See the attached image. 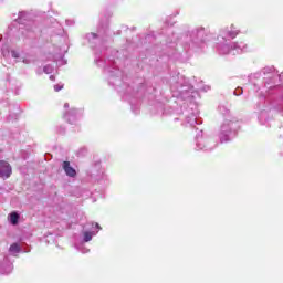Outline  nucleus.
Here are the masks:
<instances>
[{"label":"nucleus","instance_id":"9b49d317","mask_svg":"<svg viewBox=\"0 0 283 283\" xmlns=\"http://www.w3.org/2000/svg\"><path fill=\"white\" fill-rule=\"evenodd\" d=\"M8 218H9V222H11V224H13V226L19 224V213L11 212Z\"/></svg>","mask_w":283,"mask_h":283},{"label":"nucleus","instance_id":"412c9836","mask_svg":"<svg viewBox=\"0 0 283 283\" xmlns=\"http://www.w3.org/2000/svg\"><path fill=\"white\" fill-rule=\"evenodd\" d=\"M209 90H210V87H209V86H206V87L203 88V92H209Z\"/></svg>","mask_w":283,"mask_h":283},{"label":"nucleus","instance_id":"f257e3e1","mask_svg":"<svg viewBox=\"0 0 283 283\" xmlns=\"http://www.w3.org/2000/svg\"><path fill=\"white\" fill-rule=\"evenodd\" d=\"M217 50L219 54H242L247 50L244 42L231 43L224 36H218Z\"/></svg>","mask_w":283,"mask_h":283},{"label":"nucleus","instance_id":"1a4fd4ad","mask_svg":"<svg viewBox=\"0 0 283 283\" xmlns=\"http://www.w3.org/2000/svg\"><path fill=\"white\" fill-rule=\"evenodd\" d=\"M81 115H78V111L72 109L67 115H65L66 120L71 123V125H74V120L78 118Z\"/></svg>","mask_w":283,"mask_h":283},{"label":"nucleus","instance_id":"0eeeda50","mask_svg":"<svg viewBox=\"0 0 283 283\" xmlns=\"http://www.w3.org/2000/svg\"><path fill=\"white\" fill-rule=\"evenodd\" d=\"M62 169L69 178H76V169L72 167V164L70 161H63Z\"/></svg>","mask_w":283,"mask_h":283},{"label":"nucleus","instance_id":"9d476101","mask_svg":"<svg viewBox=\"0 0 283 283\" xmlns=\"http://www.w3.org/2000/svg\"><path fill=\"white\" fill-rule=\"evenodd\" d=\"M11 255H17L21 253V245L19 243H12L9 248Z\"/></svg>","mask_w":283,"mask_h":283},{"label":"nucleus","instance_id":"f8f14e48","mask_svg":"<svg viewBox=\"0 0 283 283\" xmlns=\"http://www.w3.org/2000/svg\"><path fill=\"white\" fill-rule=\"evenodd\" d=\"M94 235H96V233L90 232V231H84L83 232L84 242H91V240H92V238H94Z\"/></svg>","mask_w":283,"mask_h":283},{"label":"nucleus","instance_id":"f3484780","mask_svg":"<svg viewBox=\"0 0 283 283\" xmlns=\"http://www.w3.org/2000/svg\"><path fill=\"white\" fill-rule=\"evenodd\" d=\"M27 14H28V13H25V12H20V13H19V18H18L19 23H21V21H23L24 17H25Z\"/></svg>","mask_w":283,"mask_h":283},{"label":"nucleus","instance_id":"4be33fe9","mask_svg":"<svg viewBox=\"0 0 283 283\" xmlns=\"http://www.w3.org/2000/svg\"><path fill=\"white\" fill-rule=\"evenodd\" d=\"M96 229H98V231H101V226L98 223H95Z\"/></svg>","mask_w":283,"mask_h":283},{"label":"nucleus","instance_id":"423d86ee","mask_svg":"<svg viewBox=\"0 0 283 283\" xmlns=\"http://www.w3.org/2000/svg\"><path fill=\"white\" fill-rule=\"evenodd\" d=\"M13 269L14 266L10 260L8 258H3V261L0 262V273H2V275H8Z\"/></svg>","mask_w":283,"mask_h":283},{"label":"nucleus","instance_id":"6e6552de","mask_svg":"<svg viewBox=\"0 0 283 283\" xmlns=\"http://www.w3.org/2000/svg\"><path fill=\"white\" fill-rule=\"evenodd\" d=\"M193 90L192 86H187V85H181L180 87L172 85L171 86V92H178L179 96L182 98L187 97V93L191 92Z\"/></svg>","mask_w":283,"mask_h":283},{"label":"nucleus","instance_id":"39448f33","mask_svg":"<svg viewBox=\"0 0 283 283\" xmlns=\"http://www.w3.org/2000/svg\"><path fill=\"white\" fill-rule=\"evenodd\" d=\"M238 34V29H235V25H230V27H226L220 31V35L219 36H223V39H226V36L228 39H235Z\"/></svg>","mask_w":283,"mask_h":283},{"label":"nucleus","instance_id":"20e7f679","mask_svg":"<svg viewBox=\"0 0 283 283\" xmlns=\"http://www.w3.org/2000/svg\"><path fill=\"white\" fill-rule=\"evenodd\" d=\"M211 139H207V138H198L197 139V148L205 150V151H211V149H213L216 147V144L211 145Z\"/></svg>","mask_w":283,"mask_h":283},{"label":"nucleus","instance_id":"aec40b11","mask_svg":"<svg viewBox=\"0 0 283 283\" xmlns=\"http://www.w3.org/2000/svg\"><path fill=\"white\" fill-rule=\"evenodd\" d=\"M234 94H235L237 96H240V94H241L240 90L234 91Z\"/></svg>","mask_w":283,"mask_h":283},{"label":"nucleus","instance_id":"5701e85b","mask_svg":"<svg viewBox=\"0 0 283 283\" xmlns=\"http://www.w3.org/2000/svg\"><path fill=\"white\" fill-rule=\"evenodd\" d=\"M50 80H51V81H54V75H51V76H50Z\"/></svg>","mask_w":283,"mask_h":283},{"label":"nucleus","instance_id":"6ab92c4d","mask_svg":"<svg viewBox=\"0 0 283 283\" xmlns=\"http://www.w3.org/2000/svg\"><path fill=\"white\" fill-rule=\"evenodd\" d=\"M54 90L55 92H61V90H63V85H55Z\"/></svg>","mask_w":283,"mask_h":283},{"label":"nucleus","instance_id":"f03ea898","mask_svg":"<svg viewBox=\"0 0 283 283\" xmlns=\"http://www.w3.org/2000/svg\"><path fill=\"white\" fill-rule=\"evenodd\" d=\"M237 127L238 122H235V118L231 115H227L220 126L219 138L221 143H229V140H231V134L235 132Z\"/></svg>","mask_w":283,"mask_h":283},{"label":"nucleus","instance_id":"dca6fc26","mask_svg":"<svg viewBox=\"0 0 283 283\" xmlns=\"http://www.w3.org/2000/svg\"><path fill=\"white\" fill-rule=\"evenodd\" d=\"M76 249L78 250V251H81V253H90V249H87V248H85V247H78V245H76Z\"/></svg>","mask_w":283,"mask_h":283},{"label":"nucleus","instance_id":"4468645a","mask_svg":"<svg viewBox=\"0 0 283 283\" xmlns=\"http://www.w3.org/2000/svg\"><path fill=\"white\" fill-rule=\"evenodd\" d=\"M86 39L90 43H95V41L98 40V35H96V33H88L86 35Z\"/></svg>","mask_w":283,"mask_h":283},{"label":"nucleus","instance_id":"7ed1b4c3","mask_svg":"<svg viewBox=\"0 0 283 283\" xmlns=\"http://www.w3.org/2000/svg\"><path fill=\"white\" fill-rule=\"evenodd\" d=\"M12 176V166L8 161L1 160L0 161V178L3 180L10 178Z\"/></svg>","mask_w":283,"mask_h":283},{"label":"nucleus","instance_id":"b1692460","mask_svg":"<svg viewBox=\"0 0 283 283\" xmlns=\"http://www.w3.org/2000/svg\"><path fill=\"white\" fill-rule=\"evenodd\" d=\"M64 107H65V108L70 107V104H67V103H66V104H64Z\"/></svg>","mask_w":283,"mask_h":283},{"label":"nucleus","instance_id":"ddd939ff","mask_svg":"<svg viewBox=\"0 0 283 283\" xmlns=\"http://www.w3.org/2000/svg\"><path fill=\"white\" fill-rule=\"evenodd\" d=\"M186 122L188 123V125H190L191 127H193V125H198V118L196 117V115H192L190 117L186 118Z\"/></svg>","mask_w":283,"mask_h":283},{"label":"nucleus","instance_id":"a211bd4d","mask_svg":"<svg viewBox=\"0 0 283 283\" xmlns=\"http://www.w3.org/2000/svg\"><path fill=\"white\" fill-rule=\"evenodd\" d=\"M11 56H12L13 59H19V52H17V51H11Z\"/></svg>","mask_w":283,"mask_h":283},{"label":"nucleus","instance_id":"2eb2a0df","mask_svg":"<svg viewBox=\"0 0 283 283\" xmlns=\"http://www.w3.org/2000/svg\"><path fill=\"white\" fill-rule=\"evenodd\" d=\"M43 72L45 74H52V72H54V66L52 65H45L44 69H43Z\"/></svg>","mask_w":283,"mask_h":283}]
</instances>
